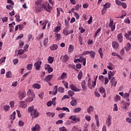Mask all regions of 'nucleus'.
<instances>
[{
	"label": "nucleus",
	"mask_w": 131,
	"mask_h": 131,
	"mask_svg": "<svg viewBox=\"0 0 131 131\" xmlns=\"http://www.w3.org/2000/svg\"><path fill=\"white\" fill-rule=\"evenodd\" d=\"M35 12L39 13L42 11L43 9L47 12H49V10H52V7L50 6L49 3L42 0H37L35 2Z\"/></svg>",
	"instance_id": "f257e3e1"
},
{
	"label": "nucleus",
	"mask_w": 131,
	"mask_h": 131,
	"mask_svg": "<svg viewBox=\"0 0 131 131\" xmlns=\"http://www.w3.org/2000/svg\"><path fill=\"white\" fill-rule=\"evenodd\" d=\"M28 112L29 113H31V116H32V119L36 118V117H38V115H39V113L36 109L34 108V106H31L28 107Z\"/></svg>",
	"instance_id": "f03ea898"
},
{
	"label": "nucleus",
	"mask_w": 131,
	"mask_h": 131,
	"mask_svg": "<svg viewBox=\"0 0 131 131\" xmlns=\"http://www.w3.org/2000/svg\"><path fill=\"white\" fill-rule=\"evenodd\" d=\"M108 27H110L111 31H114V30H115V24H114V21L113 19L111 18L110 19Z\"/></svg>",
	"instance_id": "7ed1b4c3"
},
{
	"label": "nucleus",
	"mask_w": 131,
	"mask_h": 131,
	"mask_svg": "<svg viewBox=\"0 0 131 131\" xmlns=\"http://www.w3.org/2000/svg\"><path fill=\"white\" fill-rule=\"evenodd\" d=\"M73 33V30H68L67 28H64L62 31V34L63 35H69V34H72Z\"/></svg>",
	"instance_id": "20e7f679"
},
{
	"label": "nucleus",
	"mask_w": 131,
	"mask_h": 131,
	"mask_svg": "<svg viewBox=\"0 0 131 131\" xmlns=\"http://www.w3.org/2000/svg\"><path fill=\"white\" fill-rule=\"evenodd\" d=\"M45 70H47L48 73H51V72H53V68L51 67V66L49 64H46L45 66Z\"/></svg>",
	"instance_id": "39448f33"
},
{
	"label": "nucleus",
	"mask_w": 131,
	"mask_h": 131,
	"mask_svg": "<svg viewBox=\"0 0 131 131\" xmlns=\"http://www.w3.org/2000/svg\"><path fill=\"white\" fill-rule=\"evenodd\" d=\"M71 99L72 101L70 102V104L71 105V106L75 107V106H76L77 105V100L73 97H72Z\"/></svg>",
	"instance_id": "423d86ee"
},
{
	"label": "nucleus",
	"mask_w": 131,
	"mask_h": 131,
	"mask_svg": "<svg viewBox=\"0 0 131 131\" xmlns=\"http://www.w3.org/2000/svg\"><path fill=\"white\" fill-rule=\"evenodd\" d=\"M41 61H37L34 63V66L36 70H39V69H40V65H41Z\"/></svg>",
	"instance_id": "0eeeda50"
},
{
	"label": "nucleus",
	"mask_w": 131,
	"mask_h": 131,
	"mask_svg": "<svg viewBox=\"0 0 131 131\" xmlns=\"http://www.w3.org/2000/svg\"><path fill=\"white\" fill-rule=\"evenodd\" d=\"M69 119L71 120H73V121H76V120L77 121H79V120H80V119H79V118H77V116L76 115H72L70 116Z\"/></svg>",
	"instance_id": "6e6552de"
},
{
	"label": "nucleus",
	"mask_w": 131,
	"mask_h": 131,
	"mask_svg": "<svg viewBox=\"0 0 131 131\" xmlns=\"http://www.w3.org/2000/svg\"><path fill=\"white\" fill-rule=\"evenodd\" d=\"M55 40L56 41H59V40H61V38H62V37L61 36V34L58 33H55Z\"/></svg>",
	"instance_id": "1a4fd4ad"
},
{
	"label": "nucleus",
	"mask_w": 131,
	"mask_h": 131,
	"mask_svg": "<svg viewBox=\"0 0 131 131\" xmlns=\"http://www.w3.org/2000/svg\"><path fill=\"white\" fill-rule=\"evenodd\" d=\"M69 88L72 91H74V92H80V90L77 89V88L73 84L70 85Z\"/></svg>",
	"instance_id": "9d476101"
},
{
	"label": "nucleus",
	"mask_w": 131,
	"mask_h": 131,
	"mask_svg": "<svg viewBox=\"0 0 131 131\" xmlns=\"http://www.w3.org/2000/svg\"><path fill=\"white\" fill-rule=\"evenodd\" d=\"M107 68L109 70H113V69H115V66L112 63L110 62L107 66Z\"/></svg>",
	"instance_id": "9b49d317"
},
{
	"label": "nucleus",
	"mask_w": 131,
	"mask_h": 131,
	"mask_svg": "<svg viewBox=\"0 0 131 131\" xmlns=\"http://www.w3.org/2000/svg\"><path fill=\"white\" fill-rule=\"evenodd\" d=\"M129 92H128V93H125L124 94V96H123V98H124V99H126V102H129Z\"/></svg>",
	"instance_id": "f8f14e48"
},
{
	"label": "nucleus",
	"mask_w": 131,
	"mask_h": 131,
	"mask_svg": "<svg viewBox=\"0 0 131 131\" xmlns=\"http://www.w3.org/2000/svg\"><path fill=\"white\" fill-rule=\"evenodd\" d=\"M117 38L119 42H122V41L123 40V36H122V33L118 34L117 35Z\"/></svg>",
	"instance_id": "ddd939ff"
},
{
	"label": "nucleus",
	"mask_w": 131,
	"mask_h": 131,
	"mask_svg": "<svg viewBox=\"0 0 131 131\" xmlns=\"http://www.w3.org/2000/svg\"><path fill=\"white\" fill-rule=\"evenodd\" d=\"M27 95L29 96V97H35V94H34V93H33L32 90H29L27 92Z\"/></svg>",
	"instance_id": "4468645a"
},
{
	"label": "nucleus",
	"mask_w": 131,
	"mask_h": 131,
	"mask_svg": "<svg viewBox=\"0 0 131 131\" xmlns=\"http://www.w3.org/2000/svg\"><path fill=\"white\" fill-rule=\"evenodd\" d=\"M106 124L107 125V126H108V127H109V126H110V125H111L112 124V122H111V117H108L106 120Z\"/></svg>",
	"instance_id": "2eb2a0df"
},
{
	"label": "nucleus",
	"mask_w": 131,
	"mask_h": 131,
	"mask_svg": "<svg viewBox=\"0 0 131 131\" xmlns=\"http://www.w3.org/2000/svg\"><path fill=\"white\" fill-rule=\"evenodd\" d=\"M111 82L112 83V86H114L115 88L116 86V84H117V81H115V78L113 77L112 80H111Z\"/></svg>",
	"instance_id": "dca6fc26"
},
{
	"label": "nucleus",
	"mask_w": 131,
	"mask_h": 131,
	"mask_svg": "<svg viewBox=\"0 0 131 131\" xmlns=\"http://www.w3.org/2000/svg\"><path fill=\"white\" fill-rule=\"evenodd\" d=\"M94 110H95V108H94V106L90 105L88 108H87V112L89 113V114H91V112H93Z\"/></svg>",
	"instance_id": "f3484780"
},
{
	"label": "nucleus",
	"mask_w": 131,
	"mask_h": 131,
	"mask_svg": "<svg viewBox=\"0 0 131 131\" xmlns=\"http://www.w3.org/2000/svg\"><path fill=\"white\" fill-rule=\"evenodd\" d=\"M68 51L69 54H72V53H73V51H74V46L70 45L69 47Z\"/></svg>",
	"instance_id": "a211bd4d"
},
{
	"label": "nucleus",
	"mask_w": 131,
	"mask_h": 131,
	"mask_svg": "<svg viewBox=\"0 0 131 131\" xmlns=\"http://www.w3.org/2000/svg\"><path fill=\"white\" fill-rule=\"evenodd\" d=\"M52 77H53V75H48L46 76L45 79V81H47V82H49L51 79H52Z\"/></svg>",
	"instance_id": "6ab92c4d"
},
{
	"label": "nucleus",
	"mask_w": 131,
	"mask_h": 131,
	"mask_svg": "<svg viewBox=\"0 0 131 131\" xmlns=\"http://www.w3.org/2000/svg\"><path fill=\"white\" fill-rule=\"evenodd\" d=\"M80 62L83 64L84 66H85L86 63V58L84 57H80Z\"/></svg>",
	"instance_id": "aec40b11"
},
{
	"label": "nucleus",
	"mask_w": 131,
	"mask_h": 131,
	"mask_svg": "<svg viewBox=\"0 0 131 131\" xmlns=\"http://www.w3.org/2000/svg\"><path fill=\"white\" fill-rule=\"evenodd\" d=\"M115 75V73H114V71H110L108 73V78L109 80L111 79V77L113 76H114Z\"/></svg>",
	"instance_id": "412c9836"
},
{
	"label": "nucleus",
	"mask_w": 131,
	"mask_h": 131,
	"mask_svg": "<svg viewBox=\"0 0 131 131\" xmlns=\"http://www.w3.org/2000/svg\"><path fill=\"white\" fill-rule=\"evenodd\" d=\"M112 47L114 50H117V49H118V47H119V45H118L117 42H113Z\"/></svg>",
	"instance_id": "4be33fe9"
},
{
	"label": "nucleus",
	"mask_w": 131,
	"mask_h": 131,
	"mask_svg": "<svg viewBox=\"0 0 131 131\" xmlns=\"http://www.w3.org/2000/svg\"><path fill=\"white\" fill-rule=\"evenodd\" d=\"M88 86L90 90H92V88H94V86H93V85H92V79L91 78H89L88 82Z\"/></svg>",
	"instance_id": "5701e85b"
},
{
	"label": "nucleus",
	"mask_w": 131,
	"mask_h": 131,
	"mask_svg": "<svg viewBox=\"0 0 131 131\" xmlns=\"http://www.w3.org/2000/svg\"><path fill=\"white\" fill-rule=\"evenodd\" d=\"M31 130L32 131L39 130V125L38 124H36L34 126L32 127Z\"/></svg>",
	"instance_id": "b1692460"
},
{
	"label": "nucleus",
	"mask_w": 131,
	"mask_h": 131,
	"mask_svg": "<svg viewBox=\"0 0 131 131\" xmlns=\"http://www.w3.org/2000/svg\"><path fill=\"white\" fill-rule=\"evenodd\" d=\"M65 78H67V73L63 72L61 74L59 79H65Z\"/></svg>",
	"instance_id": "393cba45"
},
{
	"label": "nucleus",
	"mask_w": 131,
	"mask_h": 131,
	"mask_svg": "<svg viewBox=\"0 0 131 131\" xmlns=\"http://www.w3.org/2000/svg\"><path fill=\"white\" fill-rule=\"evenodd\" d=\"M19 106L21 108H26V107H27V104H26V103H25V102L21 101L19 102Z\"/></svg>",
	"instance_id": "a878e982"
},
{
	"label": "nucleus",
	"mask_w": 131,
	"mask_h": 131,
	"mask_svg": "<svg viewBox=\"0 0 131 131\" xmlns=\"http://www.w3.org/2000/svg\"><path fill=\"white\" fill-rule=\"evenodd\" d=\"M57 93H58V86L55 85L53 90L52 94L55 96V95H57Z\"/></svg>",
	"instance_id": "bb28decb"
},
{
	"label": "nucleus",
	"mask_w": 131,
	"mask_h": 131,
	"mask_svg": "<svg viewBox=\"0 0 131 131\" xmlns=\"http://www.w3.org/2000/svg\"><path fill=\"white\" fill-rule=\"evenodd\" d=\"M125 51H126L127 52L130 51V49H131L130 43L127 42L126 45V47H125Z\"/></svg>",
	"instance_id": "cd10ccee"
},
{
	"label": "nucleus",
	"mask_w": 131,
	"mask_h": 131,
	"mask_svg": "<svg viewBox=\"0 0 131 131\" xmlns=\"http://www.w3.org/2000/svg\"><path fill=\"white\" fill-rule=\"evenodd\" d=\"M58 49V45L54 44L50 47V50L52 51H56Z\"/></svg>",
	"instance_id": "c85d7f7f"
},
{
	"label": "nucleus",
	"mask_w": 131,
	"mask_h": 131,
	"mask_svg": "<svg viewBox=\"0 0 131 131\" xmlns=\"http://www.w3.org/2000/svg\"><path fill=\"white\" fill-rule=\"evenodd\" d=\"M81 84L82 89L83 90V91H86V87L85 86V81H82Z\"/></svg>",
	"instance_id": "c756f323"
},
{
	"label": "nucleus",
	"mask_w": 131,
	"mask_h": 131,
	"mask_svg": "<svg viewBox=\"0 0 131 131\" xmlns=\"http://www.w3.org/2000/svg\"><path fill=\"white\" fill-rule=\"evenodd\" d=\"M32 87L33 89H37V90H39V89L41 88V86L40 84L38 83H35L33 84Z\"/></svg>",
	"instance_id": "7c9ffc66"
},
{
	"label": "nucleus",
	"mask_w": 131,
	"mask_h": 131,
	"mask_svg": "<svg viewBox=\"0 0 131 131\" xmlns=\"http://www.w3.org/2000/svg\"><path fill=\"white\" fill-rule=\"evenodd\" d=\"M89 54L92 59H95V57H96V52L95 51H91Z\"/></svg>",
	"instance_id": "2f4dec72"
},
{
	"label": "nucleus",
	"mask_w": 131,
	"mask_h": 131,
	"mask_svg": "<svg viewBox=\"0 0 131 131\" xmlns=\"http://www.w3.org/2000/svg\"><path fill=\"white\" fill-rule=\"evenodd\" d=\"M35 97H33L32 96H29L28 98L26 99V102H28L29 103H30L33 101V99H34Z\"/></svg>",
	"instance_id": "473e14b6"
},
{
	"label": "nucleus",
	"mask_w": 131,
	"mask_h": 131,
	"mask_svg": "<svg viewBox=\"0 0 131 131\" xmlns=\"http://www.w3.org/2000/svg\"><path fill=\"white\" fill-rule=\"evenodd\" d=\"M99 91L100 94H104V93H106L105 89L102 86L99 88Z\"/></svg>",
	"instance_id": "72a5a7b5"
},
{
	"label": "nucleus",
	"mask_w": 131,
	"mask_h": 131,
	"mask_svg": "<svg viewBox=\"0 0 131 131\" xmlns=\"http://www.w3.org/2000/svg\"><path fill=\"white\" fill-rule=\"evenodd\" d=\"M25 97H26V92H23V93H21L19 97V99L20 100H23V99H24Z\"/></svg>",
	"instance_id": "f704fd0d"
},
{
	"label": "nucleus",
	"mask_w": 131,
	"mask_h": 131,
	"mask_svg": "<svg viewBox=\"0 0 131 131\" xmlns=\"http://www.w3.org/2000/svg\"><path fill=\"white\" fill-rule=\"evenodd\" d=\"M81 111V108L80 107H76L73 110L74 113H78Z\"/></svg>",
	"instance_id": "c9c22d12"
},
{
	"label": "nucleus",
	"mask_w": 131,
	"mask_h": 131,
	"mask_svg": "<svg viewBox=\"0 0 131 131\" xmlns=\"http://www.w3.org/2000/svg\"><path fill=\"white\" fill-rule=\"evenodd\" d=\"M15 115H16V112H14L12 113V114L11 115V117L10 118V120H15V118H16Z\"/></svg>",
	"instance_id": "e433bc0d"
},
{
	"label": "nucleus",
	"mask_w": 131,
	"mask_h": 131,
	"mask_svg": "<svg viewBox=\"0 0 131 131\" xmlns=\"http://www.w3.org/2000/svg\"><path fill=\"white\" fill-rule=\"evenodd\" d=\"M69 59V57L66 55L63 56L62 61L63 62H67V61H68Z\"/></svg>",
	"instance_id": "4c0bfd02"
},
{
	"label": "nucleus",
	"mask_w": 131,
	"mask_h": 131,
	"mask_svg": "<svg viewBox=\"0 0 131 131\" xmlns=\"http://www.w3.org/2000/svg\"><path fill=\"white\" fill-rule=\"evenodd\" d=\"M60 30H61V28L59 26H57L54 28V32H55V33H58V32H59Z\"/></svg>",
	"instance_id": "58836bf2"
},
{
	"label": "nucleus",
	"mask_w": 131,
	"mask_h": 131,
	"mask_svg": "<svg viewBox=\"0 0 131 131\" xmlns=\"http://www.w3.org/2000/svg\"><path fill=\"white\" fill-rule=\"evenodd\" d=\"M54 62V57L49 56L48 58V63L52 64Z\"/></svg>",
	"instance_id": "ea45409f"
},
{
	"label": "nucleus",
	"mask_w": 131,
	"mask_h": 131,
	"mask_svg": "<svg viewBox=\"0 0 131 131\" xmlns=\"http://www.w3.org/2000/svg\"><path fill=\"white\" fill-rule=\"evenodd\" d=\"M98 53L100 55V57L101 59H103V50L102 48H100L98 50Z\"/></svg>",
	"instance_id": "a19ab883"
},
{
	"label": "nucleus",
	"mask_w": 131,
	"mask_h": 131,
	"mask_svg": "<svg viewBox=\"0 0 131 131\" xmlns=\"http://www.w3.org/2000/svg\"><path fill=\"white\" fill-rule=\"evenodd\" d=\"M111 7V4L109 3H106L105 5H103V8L105 9H109Z\"/></svg>",
	"instance_id": "79ce46f5"
},
{
	"label": "nucleus",
	"mask_w": 131,
	"mask_h": 131,
	"mask_svg": "<svg viewBox=\"0 0 131 131\" xmlns=\"http://www.w3.org/2000/svg\"><path fill=\"white\" fill-rule=\"evenodd\" d=\"M6 77L8 78H11L12 77V72L11 71H9L6 73Z\"/></svg>",
	"instance_id": "37998d69"
},
{
	"label": "nucleus",
	"mask_w": 131,
	"mask_h": 131,
	"mask_svg": "<svg viewBox=\"0 0 131 131\" xmlns=\"http://www.w3.org/2000/svg\"><path fill=\"white\" fill-rule=\"evenodd\" d=\"M46 114L49 117H53V116H55V113H54L48 112V113H47Z\"/></svg>",
	"instance_id": "c03bdc74"
},
{
	"label": "nucleus",
	"mask_w": 131,
	"mask_h": 131,
	"mask_svg": "<svg viewBox=\"0 0 131 131\" xmlns=\"http://www.w3.org/2000/svg\"><path fill=\"white\" fill-rule=\"evenodd\" d=\"M33 66V64H29L27 65V69L28 70H31L32 69V67Z\"/></svg>",
	"instance_id": "a18cd8bd"
},
{
	"label": "nucleus",
	"mask_w": 131,
	"mask_h": 131,
	"mask_svg": "<svg viewBox=\"0 0 131 131\" xmlns=\"http://www.w3.org/2000/svg\"><path fill=\"white\" fill-rule=\"evenodd\" d=\"M78 79H81L82 78V71H80L78 75Z\"/></svg>",
	"instance_id": "49530a36"
},
{
	"label": "nucleus",
	"mask_w": 131,
	"mask_h": 131,
	"mask_svg": "<svg viewBox=\"0 0 131 131\" xmlns=\"http://www.w3.org/2000/svg\"><path fill=\"white\" fill-rule=\"evenodd\" d=\"M6 62V56H4L3 58H1L0 59V64H3Z\"/></svg>",
	"instance_id": "de8ad7c7"
},
{
	"label": "nucleus",
	"mask_w": 131,
	"mask_h": 131,
	"mask_svg": "<svg viewBox=\"0 0 131 131\" xmlns=\"http://www.w3.org/2000/svg\"><path fill=\"white\" fill-rule=\"evenodd\" d=\"M48 42H49V39L48 38H45L43 40L44 46H47Z\"/></svg>",
	"instance_id": "09e8293b"
},
{
	"label": "nucleus",
	"mask_w": 131,
	"mask_h": 131,
	"mask_svg": "<svg viewBox=\"0 0 131 131\" xmlns=\"http://www.w3.org/2000/svg\"><path fill=\"white\" fill-rule=\"evenodd\" d=\"M58 92H59V93H63L65 92V89L62 87H59L58 88Z\"/></svg>",
	"instance_id": "8fccbe9b"
},
{
	"label": "nucleus",
	"mask_w": 131,
	"mask_h": 131,
	"mask_svg": "<svg viewBox=\"0 0 131 131\" xmlns=\"http://www.w3.org/2000/svg\"><path fill=\"white\" fill-rule=\"evenodd\" d=\"M15 17L17 22H20V21H21V19H20V15H19V14L15 15Z\"/></svg>",
	"instance_id": "3c124183"
},
{
	"label": "nucleus",
	"mask_w": 131,
	"mask_h": 131,
	"mask_svg": "<svg viewBox=\"0 0 131 131\" xmlns=\"http://www.w3.org/2000/svg\"><path fill=\"white\" fill-rule=\"evenodd\" d=\"M90 52L91 51H88V50L84 51L82 52V56H85V55H89L90 54Z\"/></svg>",
	"instance_id": "603ef678"
},
{
	"label": "nucleus",
	"mask_w": 131,
	"mask_h": 131,
	"mask_svg": "<svg viewBox=\"0 0 131 131\" xmlns=\"http://www.w3.org/2000/svg\"><path fill=\"white\" fill-rule=\"evenodd\" d=\"M56 100H57V98L56 97H54L53 98H52L51 103H52V105H53V106H55V105H56Z\"/></svg>",
	"instance_id": "864d4df0"
},
{
	"label": "nucleus",
	"mask_w": 131,
	"mask_h": 131,
	"mask_svg": "<svg viewBox=\"0 0 131 131\" xmlns=\"http://www.w3.org/2000/svg\"><path fill=\"white\" fill-rule=\"evenodd\" d=\"M24 36V34H20L19 35H18L16 39L18 40V39H21V38H23V37Z\"/></svg>",
	"instance_id": "5fc2aeb1"
},
{
	"label": "nucleus",
	"mask_w": 131,
	"mask_h": 131,
	"mask_svg": "<svg viewBox=\"0 0 131 131\" xmlns=\"http://www.w3.org/2000/svg\"><path fill=\"white\" fill-rule=\"evenodd\" d=\"M62 83H63V85L65 86L66 89H69L68 82H67L65 81H62Z\"/></svg>",
	"instance_id": "6e6d98bb"
},
{
	"label": "nucleus",
	"mask_w": 131,
	"mask_h": 131,
	"mask_svg": "<svg viewBox=\"0 0 131 131\" xmlns=\"http://www.w3.org/2000/svg\"><path fill=\"white\" fill-rule=\"evenodd\" d=\"M106 12H107V8H105V7H104L101 10L102 15H104V14H105Z\"/></svg>",
	"instance_id": "4d7b16f0"
},
{
	"label": "nucleus",
	"mask_w": 131,
	"mask_h": 131,
	"mask_svg": "<svg viewBox=\"0 0 131 131\" xmlns=\"http://www.w3.org/2000/svg\"><path fill=\"white\" fill-rule=\"evenodd\" d=\"M99 80H100V81H101V82H104V79H105L104 76H103V75L99 76Z\"/></svg>",
	"instance_id": "13d9d810"
},
{
	"label": "nucleus",
	"mask_w": 131,
	"mask_h": 131,
	"mask_svg": "<svg viewBox=\"0 0 131 131\" xmlns=\"http://www.w3.org/2000/svg\"><path fill=\"white\" fill-rule=\"evenodd\" d=\"M115 100L117 101H120L121 97L119 95H117L114 98Z\"/></svg>",
	"instance_id": "bf43d9fd"
},
{
	"label": "nucleus",
	"mask_w": 131,
	"mask_h": 131,
	"mask_svg": "<svg viewBox=\"0 0 131 131\" xmlns=\"http://www.w3.org/2000/svg\"><path fill=\"white\" fill-rule=\"evenodd\" d=\"M4 109L5 111H9V110H10V106L9 105H5L4 106Z\"/></svg>",
	"instance_id": "052dcab7"
},
{
	"label": "nucleus",
	"mask_w": 131,
	"mask_h": 131,
	"mask_svg": "<svg viewBox=\"0 0 131 131\" xmlns=\"http://www.w3.org/2000/svg\"><path fill=\"white\" fill-rule=\"evenodd\" d=\"M96 128V125H95L94 123H92L91 124V129L92 130L94 131L95 130Z\"/></svg>",
	"instance_id": "680f3d73"
},
{
	"label": "nucleus",
	"mask_w": 131,
	"mask_h": 131,
	"mask_svg": "<svg viewBox=\"0 0 131 131\" xmlns=\"http://www.w3.org/2000/svg\"><path fill=\"white\" fill-rule=\"evenodd\" d=\"M6 8H7V9L8 10H13V7L12 5H7Z\"/></svg>",
	"instance_id": "e2e57ef3"
},
{
	"label": "nucleus",
	"mask_w": 131,
	"mask_h": 131,
	"mask_svg": "<svg viewBox=\"0 0 131 131\" xmlns=\"http://www.w3.org/2000/svg\"><path fill=\"white\" fill-rule=\"evenodd\" d=\"M101 31V28H99L97 31L95 33L94 37L96 38L97 37V35L99 34V32Z\"/></svg>",
	"instance_id": "0e129e2a"
},
{
	"label": "nucleus",
	"mask_w": 131,
	"mask_h": 131,
	"mask_svg": "<svg viewBox=\"0 0 131 131\" xmlns=\"http://www.w3.org/2000/svg\"><path fill=\"white\" fill-rule=\"evenodd\" d=\"M14 104H15V102H14V101H11V102L9 103V105H10L11 108H14Z\"/></svg>",
	"instance_id": "69168bd1"
},
{
	"label": "nucleus",
	"mask_w": 131,
	"mask_h": 131,
	"mask_svg": "<svg viewBox=\"0 0 131 131\" xmlns=\"http://www.w3.org/2000/svg\"><path fill=\"white\" fill-rule=\"evenodd\" d=\"M62 110L63 111H66L67 112H70V110H69V108L66 107H63L61 108Z\"/></svg>",
	"instance_id": "338daca9"
},
{
	"label": "nucleus",
	"mask_w": 131,
	"mask_h": 131,
	"mask_svg": "<svg viewBox=\"0 0 131 131\" xmlns=\"http://www.w3.org/2000/svg\"><path fill=\"white\" fill-rule=\"evenodd\" d=\"M59 131H67V129L64 126L59 128Z\"/></svg>",
	"instance_id": "774afa93"
}]
</instances>
